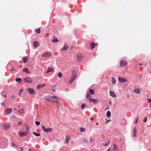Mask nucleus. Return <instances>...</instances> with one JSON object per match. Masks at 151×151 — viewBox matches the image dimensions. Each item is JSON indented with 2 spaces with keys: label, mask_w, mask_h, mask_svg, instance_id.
I'll use <instances>...</instances> for the list:
<instances>
[{
  "label": "nucleus",
  "mask_w": 151,
  "mask_h": 151,
  "mask_svg": "<svg viewBox=\"0 0 151 151\" xmlns=\"http://www.w3.org/2000/svg\"><path fill=\"white\" fill-rule=\"evenodd\" d=\"M39 43L37 41H35L33 43V46L35 48L38 47L39 46Z\"/></svg>",
  "instance_id": "ddd939ff"
},
{
  "label": "nucleus",
  "mask_w": 151,
  "mask_h": 151,
  "mask_svg": "<svg viewBox=\"0 0 151 151\" xmlns=\"http://www.w3.org/2000/svg\"><path fill=\"white\" fill-rule=\"evenodd\" d=\"M113 150H116L117 149V148L116 147V145L115 144H113Z\"/></svg>",
  "instance_id": "c9c22d12"
},
{
  "label": "nucleus",
  "mask_w": 151,
  "mask_h": 151,
  "mask_svg": "<svg viewBox=\"0 0 151 151\" xmlns=\"http://www.w3.org/2000/svg\"><path fill=\"white\" fill-rule=\"evenodd\" d=\"M136 93H139L140 91L139 88H134L133 90Z\"/></svg>",
  "instance_id": "412c9836"
},
{
  "label": "nucleus",
  "mask_w": 151,
  "mask_h": 151,
  "mask_svg": "<svg viewBox=\"0 0 151 151\" xmlns=\"http://www.w3.org/2000/svg\"><path fill=\"white\" fill-rule=\"evenodd\" d=\"M95 46V44L94 43H92L91 44V48L92 49H93Z\"/></svg>",
  "instance_id": "7c9ffc66"
},
{
  "label": "nucleus",
  "mask_w": 151,
  "mask_h": 151,
  "mask_svg": "<svg viewBox=\"0 0 151 151\" xmlns=\"http://www.w3.org/2000/svg\"><path fill=\"white\" fill-rule=\"evenodd\" d=\"M27 134V132H19V136L21 137H24L26 136Z\"/></svg>",
  "instance_id": "6e6552de"
},
{
  "label": "nucleus",
  "mask_w": 151,
  "mask_h": 151,
  "mask_svg": "<svg viewBox=\"0 0 151 151\" xmlns=\"http://www.w3.org/2000/svg\"><path fill=\"white\" fill-rule=\"evenodd\" d=\"M90 119H91V121H93V120H94V119H93L92 118H90Z\"/></svg>",
  "instance_id": "13d9d810"
},
{
  "label": "nucleus",
  "mask_w": 151,
  "mask_h": 151,
  "mask_svg": "<svg viewBox=\"0 0 151 151\" xmlns=\"http://www.w3.org/2000/svg\"><path fill=\"white\" fill-rule=\"evenodd\" d=\"M68 45L65 44L63 47L61 49V50L65 51L68 48Z\"/></svg>",
  "instance_id": "2eb2a0df"
},
{
  "label": "nucleus",
  "mask_w": 151,
  "mask_h": 151,
  "mask_svg": "<svg viewBox=\"0 0 151 151\" xmlns=\"http://www.w3.org/2000/svg\"><path fill=\"white\" fill-rule=\"evenodd\" d=\"M110 143V141H109V142L107 143H104L103 144V145L104 146H106L108 145Z\"/></svg>",
  "instance_id": "ea45409f"
},
{
  "label": "nucleus",
  "mask_w": 151,
  "mask_h": 151,
  "mask_svg": "<svg viewBox=\"0 0 151 151\" xmlns=\"http://www.w3.org/2000/svg\"><path fill=\"white\" fill-rule=\"evenodd\" d=\"M77 77V74L75 70H73L72 73L71 77L72 79H73L74 80Z\"/></svg>",
  "instance_id": "7ed1b4c3"
},
{
  "label": "nucleus",
  "mask_w": 151,
  "mask_h": 151,
  "mask_svg": "<svg viewBox=\"0 0 151 151\" xmlns=\"http://www.w3.org/2000/svg\"><path fill=\"white\" fill-rule=\"evenodd\" d=\"M20 124H21V122H19V123H18V125H19Z\"/></svg>",
  "instance_id": "bf43d9fd"
},
{
  "label": "nucleus",
  "mask_w": 151,
  "mask_h": 151,
  "mask_svg": "<svg viewBox=\"0 0 151 151\" xmlns=\"http://www.w3.org/2000/svg\"><path fill=\"white\" fill-rule=\"evenodd\" d=\"M51 55V53L49 52H46L42 54V57H48L50 56Z\"/></svg>",
  "instance_id": "9d476101"
},
{
  "label": "nucleus",
  "mask_w": 151,
  "mask_h": 151,
  "mask_svg": "<svg viewBox=\"0 0 151 151\" xmlns=\"http://www.w3.org/2000/svg\"><path fill=\"white\" fill-rule=\"evenodd\" d=\"M138 116H137L136 119V120L135 121V123H136L137 122V121H138Z\"/></svg>",
  "instance_id": "3c124183"
},
{
  "label": "nucleus",
  "mask_w": 151,
  "mask_h": 151,
  "mask_svg": "<svg viewBox=\"0 0 151 151\" xmlns=\"http://www.w3.org/2000/svg\"><path fill=\"white\" fill-rule=\"evenodd\" d=\"M93 54L94 56H95L96 55V54L95 53H93Z\"/></svg>",
  "instance_id": "4d7b16f0"
},
{
  "label": "nucleus",
  "mask_w": 151,
  "mask_h": 151,
  "mask_svg": "<svg viewBox=\"0 0 151 151\" xmlns=\"http://www.w3.org/2000/svg\"><path fill=\"white\" fill-rule=\"evenodd\" d=\"M32 150L31 148H29V151H32Z\"/></svg>",
  "instance_id": "864d4df0"
},
{
  "label": "nucleus",
  "mask_w": 151,
  "mask_h": 151,
  "mask_svg": "<svg viewBox=\"0 0 151 151\" xmlns=\"http://www.w3.org/2000/svg\"><path fill=\"white\" fill-rule=\"evenodd\" d=\"M45 84L41 83L40 84H39L37 86V88L38 89H40L41 88L45 86Z\"/></svg>",
  "instance_id": "f3484780"
},
{
  "label": "nucleus",
  "mask_w": 151,
  "mask_h": 151,
  "mask_svg": "<svg viewBox=\"0 0 151 151\" xmlns=\"http://www.w3.org/2000/svg\"><path fill=\"white\" fill-rule=\"evenodd\" d=\"M47 35H48V33H47Z\"/></svg>",
  "instance_id": "774afa93"
},
{
  "label": "nucleus",
  "mask_w": 151,
  "mask_h": 151,
  "mask_svg": "<svg viewBox=\"0 0 151 151\" xmlns=\"http://www.w3.org/2000/svg\"><path fill=\"white\" fill-rule=\"evenodd\" d=\"M23 71L26 72L27 73H30L29 72V71L28 69L27 68H24L23 69Z\"/></svg>",
  "instance_id": "c85d7f7f"
},
{
  "label": "nucleus",
  "mask_w": 151,
  "mask_h": 151,
  "mask_svg": "<svg viewBox=\"0 0 151 151\" xmlns=\"http://www.w3.org/2000/svg\"><path fill=\"white\" fill-rule=\"evenodd\" d=\"M70 137L68 135L66 136L65 138V143H68L69 141L70 140Z\"/></svg>",
  "instance_id": "dca6fc26"
},
{
  "label": "nucleus",
  "mask_w": 151,
  "mask_h": 151,
  "mask_svg": "<svg viewBox=\"0 0 151 151\" xmlns=\"http://www.w3.org/2000/svg\"><path fill=\"white\" fill-rule=\"evenodd\" d=\"M83 58V57L81 54H78L77 55V59L79 62H80Z\"/></svg>",
  "instance_id": "9b49d317"
},
{
  "label": "nucleus",
  "mask_w": 151,
  "mask_h": 151,
  "mask_svg": "<svg viewBox=\"0 0 151 151\" xmlns=\"http://www.w3.org/2000/svg\"><path fill=\"white\" fill-rule=\"evenodd\" d=\"M23 91V89H20V90H19V96H21V93H22V92Z\"/></svg>",
  "instance_id": "4c0bfd02"
},
{
  "label": "nucleus",
  "mask_w": 151,
  "mask_h": 151,
  "mask_svg": "<svg viewBox=\"0 0 151 151\" xmlns=\"http://www.w3.org/2000/svg\"><path fill=\"white\" fill-rule=\"evenodd\" d=\"M147 101L149 103H151V99H147Z\"/></svg>",
  "instance_id": "a18cd8bd"
},
{
  "label": "nucleus",
  "mask_w": 151,
  "mask_h": 151,
  "mask_svg": "<svg viewBox=\"0 0 151 151\" xmlns=\"http://www.w3.org/2000/svg\"><path fill=\"white\" fill-rule=\"evenodd\" d=\"M1 104L3 106H5V103L4 102H1Z\"/></svg>",
  "instance_id": "49530a36"
},
{
  "label": "nucleus",
  "mask_w": 151,
  "mask_h": 151,
  "mask_svg": "<svg viewBox=\"0 0 151 151\" xmlns=\"http://www.w3.org/2000/svg\"><path fill=\"white\" fill-rule=\"evenodd\" d=\"M51 97L52 98V99H57V100L59 99V98H58L57 97L55 96V95H53V96H51Z\"/></svg>",
  "instance_id": "f704fd0d"
},
{
  "label": "nucleus",
  "mask_w": 151,
  "mask_h": 151,
  "mask_svg": "<svg viewBox=\"0 0 151 151\" xmlns=\"http://www.w3.org/2000/svg\"><path fill=\"white\" fill-rule=\"evenodd\" d=\"M18 112L20 114H22L23 113V109H20L18 111Z\"/></svg>",
  "instance_id": "473e14b6"
},
{
  "label": "nucleus",
  "mask_w": 151,
  "mask_h": 151,
  "mask_svg": "<svg viewBox=\"0 0 151 151\" xmlns=\"http://www.w3.org/2000/svg\"><path fill=\"white\" fill-rule=\"evenodd\" d=\"M74 81V80H73V79H72V78H71V79L69 81V83L70 84V83H72V82H73Z\"/></svg>",
  "instance_id": "79ce46f5"
},
{
  "label": "nucleus",
  "mask_w": 151,
  "mask_h": 151,
  "mask_svg": "<svg viewBox=\"0 0 151 151\" xmlns=\"http://www.w3.org/2000/svg\"><path fill=\"white\" fill-rule=\"evenodd\" d=\"M52 41L53 42L56 43L58 42V41L56 38H55L54 37L53 39L52 40Z\"/></svg>",
  "instance_id": "4be33fe9"
},
{
  "label": "nucleus",
  "mask_w": 151,
  "mask_h": 151,
  "mask_svg": "<svg viewBox=\"0 0 151 151\" xmlns=\"http://www.w3.org/2000/svg\"><path fill=\"white\" fill-rule=\"evenodd\" d=\"M35 32L39 34L40 33V28L37 29L35 30Z\"/></svg>",
  "instance_id": "2f4dec72"
},
{
  "label": "nucleus",
  "mask_w": 151,
  "mask_h": 151,
  "mask_svg": "<svg viewBox=\"0 0 151 151\" xmlns=\"http://www.w3.org/2000/svg\"><path fill=\"white\" fill-rule=\"evenodd\" d=\"M15 81L18 83H19L22 81V79L21 78H16L15 79Z\"/></svg>",
  "instance_id": "b1692460"
},
{
  "label": "nucleus",
  "mask_w": 151,
  "mask_h": 151,
  "mask_svg": "<svg viewBox=\"0 0 151 151\" xmlns=\"http://www.w3.org/2000/svg\"><path fill=\"white\" fill-rule=\"evenodd\" d=\"M20 150L21 151H23V149L22 147H20Z\"/></svg>",
  "instance_id": "603ef678"
},
{
  "label": "nucleus",
  "mask_w": 151,
  "mask_h": 151,
  "mask_svg": "<svg viewBox=\"0 0 151 151\" xmlns=\"http://www.w3.org/2000/svg\"><path fill=\"white\" fill-rule=\"evenodd\" d=\"M89 92L92 95H93L95 93L94 90L93 89H89Z\"/></svg>",
  "instance_id": "5701e85b"
},
{
  "label": "nucleus",
  "mask_w": 151,
  "mask_h": 151,
  "mask_svg": "<svg viewBox=\"0 0 151 151\" xmlns=\"http://www.w3.org/2000/svg\"><path fill=\"white\" fill-rule=\"evenodd\" d=\"M10 144L12 147H17V146L14 143H11Z\"/></svg>",
  "instance_id": "bb28decb"
},
{
  "label": "nucleus",
  "mask_w": 151,
  "mask_h": 151,
  "mask_svg": "<svg viewBox=\"0 0 151 151\" xmlns=\"http://www.w3.org/2000/svg\"><path fill=\"white\" fill-rule=\"evenodd\" d=\"M136 131H137L136 128V127H134L133 129V136L134 137H136Z\"/></svg>",
  "instance_id": "6ab92c4d"
},
{
  "label": "nucleus",
  "mask_w": 151,
  "mask_h": 151,
  "mask_svg": "<svg viewBox=\"0 0 151 151\" xmlns=\"http://www.w3.org/2000/svg\"><path fill=\"white\" fill-rule=\"evenodd\" d=\"M147 117H145L144 118V119L143 120V121L144 122H147Z\"/></svg>",
  "instance_id": "c03bdc74"
},
{
  "label": "nucleus",
  "mask_w": 151,
  "mask_h": 151,
  "mask_svg": "<svg viewBox=\"0 0 151 151\" xmlns=\"http://www.w3.org/2000/svg\"><path fill=\"white\" fill-rule=\"evenodd\" d=\"M23 81L24 83H32V79L29 77L24 78Z\"/></svg>",
  "instance_id": "f257e3e1"
},
{
  "label": "nucleus",
  "mask_w": 151,
  "mask_h": 151,
  "mask_svg": "<svg viewBox=\"0 0 151 151\" xmlns=\"http://www.w3.org/2000/svg\"><path fill=\"white\" fill-rule=\"evenodd\" d=\"M53 91H55V90H54V89H53Z\"/></svg>",
  "instance_id": "338daca9"
},
{
  "label": "nucleus",
  "mask_w": 151,
  "mask_h": 151,
  "mask_svg": "<svg viewBox=\"0 0 151 151\" xmlns=\"http://www.w3.org/2000/svg\"><path fill=\"white\" fill-rule=\"evenodd\" d=\"M109 109V107H108L106 109H106Z\"/></svg>",
  "instance_id": "e2e57ef3"
},
{
  "label": "nucleus",
  "mask_w": 151,
  "mask_h": 151,
  "mask_svg": "<svg viewBox=\"0 0 151 151\" xmlns=\"http://www.w3.org/2000/svg\"><path fill=\"white\" fill-rule=\"evenodd\" d=\"M139 65H143L142 64V63H139Z\"/></svg>",
  "instance_id": "052dcab7"
},
{
  "label": "nucleus",
  "mask_w": 151,
  "mask_h": 151,
  "mask_svg": "<svg viewBox=\"0 0 151 151\" xmlns=\"http://www.w3.org/2000/svg\"><path fill=\"white\" fill-rule=\"evenodd\" d=\"M42 128L43 131L46 132H51L52 130V129L50 128H48L47 129L45 128L44 126H42Z\"/></svg>",
  "instance_id": "f03ea898"
},
{
  "label": "nucleus",
  "mask_w": 151,
  "mask_h": 151,
  "mask_svg": "<svg viewBox=\"0 0 151 151\" xmlns=\"http://www.w3.org/2000/svg\"><path fill=\"white\" fill-rule=\"evenodd\" d=\"M12 109L10 108L6 109L4 111V113L6 115L9 114L12 111Z\"/></svg>",
  "instance_id": "39448f33"
},
{
  "label": "nucleus",
  "mask_w": 151,
  "mask_h": 151,
  "mask_svg": "<svg viewBox=\"0 0 151 151\" xmlns=\"http://www.w3.org/2000/svg\"><path fill=\"white\" fill-rule=\"evenodd\" d=\"M119 82L122 83L125 82L127 81L126 79L120 77H119Z\"/></svg>",
  "instance_id": "f8f14e48"
},
{
  "label": "nucleus",
  "mask_w": 151,
  "mask_h": 151,
  "mask_svg": "<svg viewBox=\"0 0 151 151\" xmlns=\"http://www.w3.org/2000/svg\"><path fill=\"white\" fill-rule=\"evenodd\" d=\"M111 81L112 83L114 85L116 82V79L114 77L112 78Z\"/></svg>",
  "instance_id": "aec40b11"
},
{
  "label": "nucleus",
  "mask_w": 151,
  "mask_h": 151,
  "mask_svg": "<svg viewBox=\"0 0 151 151\" xmlns=\"http://www.w3.org/2000/svg\"><path fill=\"white\" fill-rule=\"evenodd\" d=\"M33 134L34 135L37 137H39L40 136V134H37L35 132H33Z\"/></svg>",
  "instance_id": "a878e982"
},
{
  "label": "nucleus",
  "mask_w": 151,
  "mask_h": 151,
  "mask_svg": "<svg viewBox=\"0 0 151 151\" xmlns=\"http://www.w3.org/2000/svg\"><path fill=\"white\" fill-rule=\"evenodd\" d=\"M109 94L110 96L112 97H116V96L114 93L112 91H109Z\"/></svg>",
  "instance_id": "a211bd4d"
},
{
  "label": "nucleus",
  "mask_w": 151,
  "mask_h": 151,
  "mask_svg": "<svg viewBox=\"0 0 151 151\" xmlns=\"http://www.w3.org/2000/svg\"><path fill=\"white\" fill-rule=\"evenodd\" d=\"M58 75L59 78H61L63 74L60 72H59L58 73Z\"/></svg>",
  "instance_id": "72a5a7b5"
},
{
  "label": "nucleus",
  "mask_w": 151,
  "mask_h": 151,
  "mask_svg": "<svg viewBox=\"0 0 151 151\" xmlns=\"http://www.w3.org/2000/svg\"><path fill=\"white\" fill-rule=\"evenodd\" d=\"M110 148H109L106 151H110Z\"/></svg>",
  "instance_id": "680f3d73"
},
{
  "label": "nucleus",
  "mask_w": 151,
  "mask_h": 151,
  "mask_svg": "<svg viewBox=\"0 0 151 151\" xmlns=\"http://www.w3.org/2000/svg\"><path fill=\"white\" fill-rule=\"evenodd\" d=\"M4 96H5V97H6V95H4Z\"/></svg>",
  "instance_id": "69168bd1"
},
{
  "label": "nucleus",
  "mask_w": 151,
  "mask_h": 151,
  "mask_svg": "<svg viewBox=\"0 0 151 151\" xmlns=\"http://www.w3.org/2000/svg\"><path fill=\"white\" fill-rule=\"evenodd\" d=\"M52 98L51 96L50 95L46 96L44 97V98L45 100L49 101L50 102H53V100H51Z\"/></svg>",
  "instance_id": "1a4fd4ad"
},
{
  "label": "nucleus",
  "mask_w": 151,
  "mask_h": 151,
  "mask_svg": "<svg viewBox=\"0 0 151 151\" xmlns=\"http://www.w3.org/2000/svg\"><path fill=\"white\" fill-rule=\"evenodd\" d=\"M14 70V68H12L11 69V71H13V70Z\"/></svg>",
  "instance_id": "5fc2aeb1"
},
{
  "label": "nucleus",
  "mask_w": 151,
  "mask_h": 151,
  "mask_svg": "<svg viewBox=\"0 0 151 151\" xmlns=\"http://www.w3.org/2000/svg\"><path fill=\"white\" fill-rule=\"evenodd\" d=\"M109 104H110V105H111V101H110L109 102Z\"/></svg>",
  "instance_id": "6e6d98bb"
},
{
  "label": "nucleus",
  "mask_w": 151,
  "mask_h": 151,
  "mask_svg": "<svg viewBox=\"0 0 151 151\" xmlns=\"http://www.w3.org/2000/svg\"><path fill=\"white\" fill-rule=\"evenodd\" d=\"M86 96L87 98L88 99H88L89 97H90V96H91V95L88 93H87L86 95Z\"/></svg>",
  "instance_id": "58836bf2"
},
{
  "label": "nucleus",
  "mask_w": 151,
  "mask_h": 151,
  "mask_svg": "<svg viewBox=\"0 0 151 151\" xmlns=\"http://www.w3.org/2000/svg\"><path fill=\"white\" fill-rule=\"evenodd\" d=\"M73 48V46H71L70 48L72 49Z\"/></svg>",
  "instance_id": "0e129e2a"
},
{
  "label": "nucleus",
  "mask_w": 151,
  "mask_h": 151,
  "mask_svg": "<svg viewBox=\"0 0 151 151\" xmlns=\"http://www.w3.org/2000/svg\"><path fill=\"white\" fill-rule=\"evenodd\" d=\"M106 115L108 117H110L111 116V112L109 111H107V112Z\"/></svg>",
  "instance_id": "393cba45"
},
{
  "label": "nucleus",
  "mask_w": 151,
  "mask_h": 151,
  "mask_svg": "<svg viewBox=\"0 0 151 151\" xmlns=\"http://www.w3.org/2000/svg\"><path fill=\"white\" fill-rule=\"evenodd\" d=\"M11 97L12 99H14L15 98V96L14 95H12L11 96Z\"/></svg>",
  "instance_id": "37998d69"
},
{
  "label": "nucleus",
  "mask_w": 151,
  "mask_h": 151,
  "mask_svg": "<svg viewBox=\"0 0 151 151\" xmlns=\"http://www.w3.org/2000/svg\"><path fill=\"white\" fill-rule=\"evenodd\" d=\"M27 90L29 94L31 95H34L35 93V91L33 88H28Z\"/></svg>",
  "instance_id": "0eeeda50"
},
{
  "label": "nucleus",
  "mask_w": 151,
  "mask_h": 151,
  "mask_svg": "<svg viewBox=\"0 0 151 151\" xmlns=\"http://www.w3.org/2000/svg\"><path fill=\"white\" fill-rule=\"evenodd\" d=\"M54 68L53 67H48V68L46 72V73H48L52 72L54 71Z\"/></svg>",
  "instance_id": "4468645a"
},
{
  "label": "nucleus",
  "mask_w": 151,
  "mask_h": 151,
  "mask_svg": "<svg viewBox=\"0 0 151 151\" xmlns=\"http://www.w3.org/2000/svg\"><path fill=\"white\" fill-rule=\"evenodd\" d=\"M127 64V61L122 60L120 62L119 66L120 67H123Z\"/></svg>",
  "instance_id": "20e7f679"
},
{
  "label": "nucleus",
  "mask_w": 151,
  "mask_h": 151,
  "mask_svg": "<svg viewBox=\"0 0 151 151\" xmlns=\"http://www.w3.org/2000/svg\"><path fill=\"white\" fill-rule=\"evenodd\" d=\"M58 100H57L56 99V100H55V101H54L53 100V102H55L56 103H58Z\"/></svg>",
  "instance_id": "8fccbe9b"
},
{
  "label": "nucleus",
  "mask_w": 151,
  "mask_h": 151,
  "mask_svg": "<svg viewBox=\"0 0 151 151\" xmlns=\"http://www.w3.org/2000/svg\"><path fill=\"white\" fill-rule=\"evenodd\" d=\"M85 128L83 127H81L80 128V131L81 132H83L85 131Z\"/></svg>",
  "instance_id": "e433bc0d"
},
{
  "label": "nucleus",
  "mask_w": 151,
  "mask_h": 151,
  "mask_svg": "<svg viewBox=\"0 0 151 151\" xmlns=\"http://www.w3.org/2000/svg\"><path fill=\"white\" fill-rule=\"evenodd\" d=\"M22 60L24 63H26L27 62V57H25L23 58L22 59Z\"/></svg>",
  "instance_id": "cd10ccee"
},
{
  "label": "nucleus",
  "mask_w": 151,
  "mask_h": 151,
  "mask_svg": "<svg viewBox=\"0 0 151 151\" xmlns=\"http://www.w3.org/2000/svg\"><path fill=\"white\" fill-rule=\"evenodd\" d=\"M26 130L28 131H29V127L27 125L26 126Z\"/></svg>",
  "instance_id": "de8ad7c7"
},
{
  "label": "nucleus",
  "mask_w": 151,
  "mask_h": 151,
  "mask_svg": "<svg viewBox=\"0 0 151 151\" xmlns=\"http://www.w3.org/2000/svg\"><path fill=\"white\" fill-rule=\"evenodd\" d=\"M35 122L37 125L39 126L40 125V122L39 121H36Z\"/></svg>",
  "instance_id": "a19ab883"
},
{
  "label": "nucleus",
  "mask_w": 151,
  "mask_h": 151,
  "mask_svg": "<svg viewBox=\"0 0 151 151\" xmlns=\"http://www.w3.org/2000/svg\"><path fill=\"white\" fill-rule=\"evenodd\" d=\"M88 101L90 102H93L94 104L97 103L98 102V100L97 99H95L91 97L89 98Z\"/></svg>",
  "instance_id": "423d86ee"
},
{
  "label": "nucleus",
  "mask_w": 151,
  "mask_h": 151,
  "mask_svg": "<svg viewBox=\"0 0 151 151\" xmlns=\"http://www.w3.org/2000/svg\"><path fill=\"white\" fill-rule=\"evenodd\" d=\"M92 140H93L92 138L91 137L90 138V142H92Z\"/></svg>",
  "instance_id": "09e8293b"
},
{
  "label": "nucleus",
  "mask_w": 151,
  "mask_h": 151,
  "mask_svg": "<svg viewBox=\"0 0 151 151\" xmlns=\"http://www.w3.org/2000/svg\"><path fill=\"white\" fill-rule=\"evenodd\" d=\"M85 104L84 103H83L81 106V109L82 110L83 109L85 106Z\"/></svg>",
  "instance_id": "c756f323"
}]
</instances>
